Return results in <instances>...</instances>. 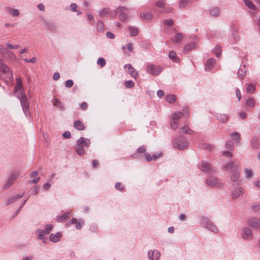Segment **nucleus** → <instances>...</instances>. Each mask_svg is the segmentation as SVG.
<instances>
[{
    "instance_id": "24",
    "label": "nucleus",
    "mask_w": 260,
    "mask_h": 260,
    "mask_svg": "<svg viewBox=\"0 0 260 260\" xmlns=\"http://www.w3.org/2000/svg\"><path fill=\"white\" fill-rule=\"evenodd\" d=\"M22 196L23 195H17L14 197H13L6 201V204L7 205H10L11 204L15 202L17 200L22 198Z\"/></svg>"
},
{
    "instance_id": "59",
    "label": "nucleus",
    "mask_w": 260,
    "mask_h": 260,
    "mask_svg": "<svg viewBox=\"0 0 260 260\" xmlns=\"http://www.w3.org/2000/svg\"><path fill=\"white\" fill-rule=\"evenodd\" d=\"M164 24L166 25H172L173 24V21L172 19H167L164 21Z\"/></svg>"
},
{
    "instance_id": "37",
    "label": "nucleus",
    "mask_w": 260,
    "mask_h": 260,
    "mask_svg": "<svg viewBox=\"0 0 260 260\" xmlns=\"http://www.w3.org/2000/svg\"><path fill=\"white\" fill-rule=\"evenodd\" d=\"M246 105L250 107H254L255 106V100L253 98H249L246 101Z\"/></svg>"
},
{
    "instance_id": "17",
    "label": "nucleus",
    "mask_w": 260,
    "mask_h": 260,
    "mask_svg": "<svg viewBox=\"0 0 260 260\" xmlns=\"http://www.w3.org/2000/svg\"><path fill=\"white\" fill-rule=\"evenodd\" d=\"M215 63V60L214 58H211L209 59L206 62V66H205V70L206 71L211 70L212 69V68L213 67V66H214Z\"/></svg>"
},
{
    "instance_id": "4",
    "label": "nucleus",
    "mask_w": 260,
    "mask_h": 260,
    "mask_svg": "<svg viewBox=\"0 0 260 260\" xmlns=\"http://www.w3.org/2000/svg\"><path fill=\"white\" fill-rule=\"evenodd\" d=\"M147 72L152 75H157L161 71V68L153 64H148L147 68Z\"/></svg>"
},
{
    "instance_id": "12",
    "label": "nucleus",
    "mask_w": 260,
    "mask_h": 260,
    "mask_svg": "<svg viewBox=\"0 0 260 260\" xmlns=\"http://www.w3.org/2000/svg\"><path fill=\"white\" fill-rule=\"evenodd\" d=\"M15 92L16 93L19 92V94L21 95L23 94L22 80L20 78H17L16 79V85L15 88Z\"/></svg>"
},
{
    "instance_id": "41",
    "label": "nucleus",
    "mask_w": 260,
    "mask_h": 260,
    "mask_svg": "<svg viewBox=\"0 0 260 260\" xmlns=\"http://www.w3.org/2000/svg\"><path fill=\"white\" fill-rule=\"evenodd\" d=\"M246 6L251 10H255V7L252 1H245Z\"/></svg>"
},
{
    "instance_id": "46",
    "label": "nucleus",
    "mask_w": 260,
    "mask_h": 260,
    "mask_svg": "<svg viewBox=\"0 0 260 260\" xmlns=\"http://www.w3.org/2000/svg\"><path fill=\"white\" fill-rule=\"evenodd\" d=\"M245 173L246 175V177L247 178H251L252 176V171L251 170L245 169Z\"/></svg>"
},
{
    "instance_id": "22",
    "label": "nucleus",
    "mask_w": 260,
    "mask_h": 260,
    "mask_svg": "<svg viewBox=\"0 0 260 260\" xmlns=\"http://www.w3.org/2000/svg\"><path fill=\"white\" fill-rule=\"evenodd\" d=\"M74 126L76 129L79 131H83L85 129V126L83 122L79 120L75 121L74 123Z\"/></svg>"
},
{
    "instance_id": "48",
    "label": "nucleus",
    "mask_w": 260,
    "mask_h": 260,
    "mask_svg": "<svg viewBox=\"0 0 260 260\" xmlns=\"http://www.w3.org/2000/svg\"><path fill=\"white\" fill-rule=\"evenodd\" d=\"M74 82L72 80H68L65 82V86L67 87H71L73 86Z\"/></svg>"
},
{
    "instance_id": "45",
    "label": "nucleus",
    "mask_w": 260,
    "mask_h": 260,
    "mask_svg": "<svg viewBox=\"0 0 260 260\" xmlns=\"http://www.w3.org/2000/svg\"><path fill=\"white\" fill-rule=\"evenodd\" d=\"M195 47V45L194 44H190L186 45L184 47V49L186 51H189Z\"/></svg>"
},
{
    "instance_id": "16",
    "label": "nucleus",
    "mask_w": 260,
    "mask_h": 260,
    "mask_svg": "<svg viewBox=\"0 0 260 260\" xmlns=\"http://www.w3.org/2000/svg\"><path fill=\"white\" fill-rule=\"evenodd\" d=\"M161 155H162V154L161 153H157V154H153L152 156H151L148 153H145V157L148 161H150L151 160H156L157 158L161 157Z\"/></svg>"
},
{
    "instance_id": "3",
    "label": "nucleus",
    "mask_w": 260,
    "mask_h": 260,
    "mask_svg": "<svg viewBox=\"0 0 260 260\" xmlns=\"http://www.w3.org/2000/svg\"><path fill=\"white\" fill-rule=\"evenodd\" d=\"M188 145V142L183 138L176 139L174 141L173 146L179 149H184Z\"/></svg>"
},
{
    "instance_id": "44",
    "label": "nucleus",
    "mask_w": 260,
    "mask_h": 260,
    "mask_svg": "<svg viewBox=\"0 0 260 260\" xmlns=\"http://www.w3.org/2000/svg\"><path fill=\"white\" fill-rule=\"evenodd\" d=\"M97 29L99 30H102L104 28V23L102 21H98L96 24Z\"/></svg>"
},
{
    "instance_id": "60",
    "label": "nucleus",
    "mask_w": 260,
    "mask_h": 260,
    "mask_svg": "<svg viewBox=\"0 0 260 260\" xmlns=\"http://www.w3.org/2000/svg\"><path fill=\"white\" fill-rule=\"evenodd\" d=\"M106 36L110 39H114L115 37L114 35L112 32L110 31H107L106 32Z\"/></svg>"
},
{
    "instance_id": "64",
    "label": "nucleus",
    "mask_w": 260,
    "mask_h": 260,
    "mask_svg": "<svg viewBox=\"0 0 260 260\" xmlns=\"http://www.w3.org/2000/svg\"><path fill=\"white\" fill-rule=\"evenodd\" d=\"M236 93L237 96L238 98V100L239 101L241 99V94L240 90L239 89H237L236 90Z\"/></svg>"
},
{
    "instance_id": "51",
    "label": "nucleus",
    "mask_w": 260,
    "mask_h": 260,
    "mask_svg": "<svg viewBox=\"0 0 260 260\" xmlns=\"http://www.w3.org/2000/svg\"><path fill=\"white\" fill-rule=\"evenodd\" d=\"M188 5L187 1H180L179 4V7L180 8H184Z\"/></svg>"
},
{
    "instance_id": "43",
    "label": "nucleus",
    "mask_w": 260,
    "mask_h": 260,
    "mask_svg": "<svg viewBox=\"0 0 260 260\" xmlns=\"http://www.w3.org/2000/svg\"><path fill=\"white\" fill-rule=\"evenodd\" d=\"M46 234L45 230H38L37 231V234L40 239L43 240V236Z\"/></svg>"
},
{
    "instance_id": "19",
    "label": "nucleus",
    "mask_w": 260,
    "mask_h": 260,
    "mask_svg": "<svg viewBox=\"0 0 260 260\" xmlns=\"http://www.w3.org/2000/svg\"><path fill=\"white\" fill-rule=\"evenodd\" d=\"M78 144L80 145H82L83 147H88L90 144V142L89 139H85L84 138L81 137L77 141Z\"/></svg>"
},
{
    "instance_id": "32",
    "label": "nucleus",
    "mask_w": 260,
    "mask_h": 260,
    "mask_svg": "<svg viewBox=\"0 0 260 260\" xmlns=\"http://www.w3.org/2000/svg\"><path fill=\"white\" fill-rule=\"evenodd\" d=\"M207 228L214 233H217L218 231L217 227L211 222L207 223Z\"/></svg>"
},
{
    "instance_id": "8",
    "label": "nucleus",
    "mask_w": 260,
    "mask_h": 260,
    "mask_svg": "<svg viewBox=\"0 0 260 260\" xmlns=\"http://www.w3.org/2000/svg\"><path fill=\"white\" fill-rule=\"evenodd\" d=\"M20 102L23 111L25 112L28 109L29 103L25 94H21V96L20 98Z\"/></svg>"
},
{
    "instance_id": "15",
    "label": "nucleus",
    "mask_w": 260,
    "mask_h": 260,
    "mask_svg": "<svg viewBox=\"0 0 260 260\" xmlns=\"http://www.w3.org/2000/svg\"><path fill=\"white\" fill-rule=\"evenodd\" d=\"M156 5L160 8H165L163 11L167 13L171 12L172 10V8L171 7H166V4L163 2V1H157Z\"/></svg>"
},
{
    "instance_id": "52",
    "label": "nucleus",
    "mask_w": 260,
    "mask_h": 260,
    "mask_svg": "<svg viewBox=\"0 0 260 260\" xmlns=\"http://www.w3.org/2000/svg\"><path fill=\"white\" fill-rule=\"evenodd\" d=\"M252 209L255 211H258L260 210V204H255L251 206Z\"/></svg>"
},
{
    "instance_id": "47",
    "label": "nucleus",
    "mask_w": 260,
    "mask_h": 260,
    "mask_svg": "<svg viewBox=\"0 0 260 260\" xmlns=\"http://www.w3.org/2000/svg\"><path fill=\"white\" fill-rule=\"evenodd\" d=\"M115 188L121 191H123L124 189V187L121 186V184L120 182H117L116 183Z\"/></svg>"
},
{
    "instance_id": "29",
    "label": "nucleus",
    "mask_w": 260,
    "mask_h": 260,
    "mask_svg": "<svg viewBox=\"0 0 260 260\" xmlns=\"http://www.w3.org/2000/svg\"><path fill=\"white\" fill-rule=\"evenodd\" d=\"M8 12L13 16H18L19 15V12L18 10L9 8L7 9Z\"/></svg>"
},
{
    "instance_id": "27",
    "label": "nucleus",
    "mask_w": 260,
    "mask_h": 260,
    "mask_svg": "<svg viewBox=\"0 0 260 260\" xmlns=\"http://www.w3.org/2000/svg\"><path fill=\"white\" fill-rule=\"evenodd\" d=\"M71 222L76 224V227L78 230L81 229L84 223L83 221H78L76 218L72 219Z\"/></svg>"
},
{
    "instance_id": "54",
    "label": "nucleus",
    "mask_w": 260,
    "mask_h": 260,
    "mask_svg": "<svg viewBox=\"0 0 260 260\" xmlns=\"http://www.w3.org/2000/svg\"><path fill=\"white\" fill-rule=\"evenodd\" d=\"M6 47L9 48V49H17L19 48V46L18 45H12V44H6Z\"/></svg>"
},
{
    "instance_id": "34",
    "label": "nucleus",
    "mask_w": 260,
    "mask_h": 260,
    "mask_svg": "<svg viewBox=\"0 0 260 260\" xmlns=\"http://www.w3.org/2000/svg\"><path fill=\"white\" fill-rule=\"evenodd\" d=\"M169 57L171 59H172L173 61L177 62L179 61V60L177 57L176 53L172 51L169 53Z\"/></svg>"
},
{
    "instance_id": "5",
    "label": "nucleus",
    "mask_w": 260,
    "mask_h": 260,
    "mask_svg": "<svg viewBox=\"0 0 260 260\" xmlns=\"http://www.w3.org/2000/svg\"><path fill=\"white\" fill-rule=\"evenodd\" d=\"M248 225L254 229H260V218H251L248 221Z\"/></svg>"
},
{
    "instance_id": "50",
    "label": "nucleus",
    "mask_w": 260,
    "mask_h": 260,
    "mask_svg": "<svg viewBox=\"0 0 260 260\" xmlns=\"http://www.w3.org/2000/svg\"><path fill=\"white\" fill-rule=\"evenodd\" d=\"M7 54L10 58L11 59V60H15L16 59V56L15 55V54L11 51L7 52Z\"/></svg>"
},
{
    "instance_id": "20",
    "label": "nucleus",
    "mask_w": 260,
    "mask_h": 260,
    "mask_svg": "<svg viewBox=\"0 0 260 260\" xmlns=\"http://www.w3.org/2000/svg\"><path fill=\"white\" fill-rule=\"evenodd\" d=\"M201 170L202 171L210 172L211 171V167L208 162L203 161L201 165Z\"/></svg>"
},
{
    "instance_id": "28",
    "label": "nucleus",
    "mask_w": 260,
    "mask_h": 260,
    "mask_svg": "<svg viewBox=\"0 0 260 260\" xmlns=\"http://www.w3.org/2000/svg\"><path fill=\"white\" fill-rule=\"evenodd\" d=\"M128 29L130 31L131 36H136L138 34V29L135 26H129Z\"/></svg>"
},
{
    "instance_id": "56",
    "label": "nucleus",
    "mask_w": 260,
    "mask_h": 260,
    "mask_svg": "<svg viewBox=\"0 0 260 260\" xmlns=\"http://www.w3.org/2000/svg\"><path fill=\"white\" fill-rule=\"evenodd\" d=\"M215 49L217 51V52L215 53V55L217 57H220L221 55L220 47L219 46H216Z\"/></svg>"
},
{
    "instance_id": "35",
    "label": "nucleus",
    "mask_w": 260,
    "mask_h": 260,
    "mask_svg": "<svg viewBox=\"0 0 260 260\" xmlns=\"http://www.w3.org/2000/svg\"><path fill=\"white\" fill-rule=\"evenodd\" d=\"M182 131L181 132L185 133L189 135H192L193 134V131L190 129L188 126L185 125L181 128Z\"/></svg>"
},
{
    "instance_id": "38",
    "label": "nucleus",
    "mask_w": 260,
    "mask_h": 260,
    "mask_svg": "<svg viewBox=\"0 0 260 260\" xmlns=\"http://www.w3.org/2000/svg\"><path fill=\"white\" fill-rule=\"evenodd\" d=\"M217 118L218 119L222 122L226 121L228 119V117L224 114H219L217 115Z\"/></svg>"
},
{
    "instance_id": "40",
    "label": "nucleus",
    "mask_w": 260,
    "mask_h": 260,
    "mask_svg": "<svg viewBox=\"0 0 260 260\" xmlns=\"http://www.w3.org/2000/svg\"><path fill=\"white\" fill-rule=\"evenodd\" d=\"M97 63L101 67H103L105 66V64L106 63V61L104 58L101 57V58H100L98 59V60L97 61Z\"/></svg>"
},
{
    "instance_id": "57",
    "label": "nucleus",
    "mask_w": 260,
    "mask_h": 260,
    "mask_svg": "<svg viewBox=\"0 0 260 260\" xmlns=\"http://www.w3.org/2000/svg\"><path fill=\"white\" fill-rule=\"evenodd\" d=\"M80 107L82 110H85L88 108V104L86 102H83L81 104Z\"/></svg>"
},
{
    "instance_id": "61",
    "label": "nucleus",
    "mask_w": 260,
    "mask_h": 260,
    "mask_svg": "<svg viewBox=\"0 0 260 260\" xmlns=\"http://www.w3.org/2000/svg\"><path fill=\"white\" fill-rule=\"evenodd\" d=\"M24 60L26 62L35 63L36 62V59L35 57H33L30 59L25 58Z\"/></svg>"
},
{
    "instance_id": "31",
    "label": "nucleus",
    "mask_w": 260,
    "mask_h": 260,
    "mask_svg": "<svg viewBox=\"0 0 260 260\" xmlns=\"http://www.w3.org/2000/svg\"><path fill=\"white\" fill-rule=\"evenodd\" d=\"M246 91L249 93H253L255 90V87L252 84H247Z\"/></svg>"
},
{
    "instance_id": "36",
    "label": "nucleus",
    "mask_w": 260,
    "mask_h": 260,
    "mask_svg": "<svg viewBox=\"0 0 260 260\" xmlns=\"http://www.w3.org/2000/svg\"><path fill=\"white\" fill-rule=\"evenodd\" d=\"M166 100L170 103H173L176 100V97L174 94H169L166 96Z\"/></svg>"
},
{
    "instance_id": "25",
    "label": "nucleus",
    "mask_w": 260,
    "mask_h": 260,
    "mask_svg": "<svg viewBox=\"0 0 260 260\" xmlns=\"http://www.w3.org/2000/svg\"><path fill=\"white\" fill-rule=\"evenodd\" d=\"M76 151L78 154L83 155L84 154V149L82 145H80L77 143L76 147Z\"/></svg>"
},
{
    "instance_id": "55",
    "label": "nucleus",
    "mask_w": 260,
    "mask_h": 260,
    "mask_svg": "<svg viewBox=\"0 0 260 260\" xmlns=\"http://www.w3.org/2000/svg\"><path fill=\"white\" fill-rule=\"evenodd\" d=\"M53 228V225L51 224L46 225V229H45V232H46V234H49L51 231L52 230Z\"/></svg>"
},
{
    "instance_id": "18",
    "label": "nucleus",
    "mask_w": 260,
    "mask_h": 260,
    "mask_svg": "<svg viewBox=\"0 0 260 260\" xmlns=\"http://www.w3.org/2000/svg\"><path fill=\"white\" fill-rule=\"evenodd\" d=\"M224 170H231L232 172L236 171L237 169V166L234 165L233 161H231L227 163L223 167Z\"/></svg>"
},
{
    "instance_id": "1",
    "label": "nucleus",
    "mask_w": 260,
    "mask_h": 260,
    "mask_svg": "<svg viewBox=\"0 0 260 260\" xmlns=\"http://www.w3.org/2000/svg\"><path fill=\"white\" fill-rule=\"evenodd\" d=\"M184 114L181 112H176L172 115L170 125L173 129H176L179 125L178 120L183 117Z\"/></svg>"
},
{
    "instance_id": "14",
    "label": "nucleus",
    "mask_w": 260,
    "mask_h": 260,
    "mask_svg": "<svg viewBox=\"0 0 260 260\" xmlns=\"http://www.w3.org/2000/svg\"><path fill=\"white\" fill-rule=\"evenodd\" d=\"M241 237L244 239H248L252 237V231L248 228H244L241 234Z\"/></svg>"
},
{
    "instance_id": "53",
    "label": "nucleus",
    "mask_w": 260,
    "mask_h": 260,
    "mask_svg": "<svg viewBox=\"0 0 260 260\" xmlns=\"http://www.w3.org/2000/svg\"><path fill=\"white\" fill-rule=\"evenodd\" d=\"M231 137L234 140H238L240 138V135L238 133H233L231 134Z\"/></svg>"
},
{
    "instance_id": "58",
    "label": "nucleus",
    "mask_w": 260,
    "mask_h": 260,
    "mask_svg": "<svg viewBox=\"0 0 260 260\" xmlns=\"http://www.w3.org/2000/svg\"><path fill=\"white\" fill-rule=\"evenodd\" d=\"M141 17H143L144 19L148 20L151 18V15L149 13H146L143 15L141 14Z\"/></svg>"
},
{
    "instance_id": "39",
    "label": "nucleus",
    "mask_w": 260,
    "mask_h": 260,
    "mask_svg": "<svg viewBox=\"0 0 260 260\" xmlns=\"http://www.w3.org/2000/svg\"><path fill=\"white\" fill-rule=\"evenodd\" d=\"M219 14V10L217 8H213L210 11V14L213 16H217Z\"/></svg>"
},
{
    "instance_id": "6",
    "label": "nucleus",
    "mask_w": 260,
    "mask_h": 260,
    "mask_svg": "<svg viewBox=\"0 0 260 260\" xmlns=\"http://www.w3.org/2000/svg\"><path fill=\"white\" fill-rule=\"evenodd\" d=\"M207 183L208 185L213 186H217L219 187H221L223 186V185L221 183L218 182L217 179L214 176H210L207 179Z\"/></svg>"
},
{
    "instance_id": "49",
    "label": "nucleus",
    "mask_w": 260,
    "mask_h": 260,
    "mask_svg": "<svg viewBox=\"0 0 260 260\" xmlns=\"http://www.w3.org/2000/svg\"><path fill=\"white\" fill-rule=\"evenodd\" d=\"M234 143L232 141H227L225 143V147L228 149H230L233 147Z\"/></svg>"
},
{
    "instance_id": "2",
    "label": "nucleus",
    "mask_w": 260,
    "mask_h": 260,
    "mask_svg": "<svg viewBox=\"0 0 260 260\" xmlns=\"http://www.w3.org/2000/svg\"><path fill=\"white\" fill-rule=\"evenodd\" d=\"M19 176V173L18 172H14L12 173L8 177L6 182L4 185V188L7 189L10 187L15 182V181L18 179Z\"/></svg>"
},
{
    "instance_id": "13",
    "label": "nucleus",
    "mask_w": 260,
    "mask_h": 260,
    "mask_svg": "<svg viewBox=\"0 0 260 260\" xmlns=\"http://www.w3.org/2000/svg\"><path fill=\"white\" fill-rule=\"evenodd\" d=\"M0 70L4 73L8 74L10 79L13 78L12 74L10 72L9 67L6 64L2 63L1 61H0Z\"/></svg>"
},
{
    "instance_id": "7",
    "label": "nucleus",
    "mask_w": 260,
    "mask_h": 260,
    "mask_svg": "<svg viewBox=\"0 0 260 260\" xmlns=\"http://www.w3.org/2000/svg\"><path fill=\"white\" fill-rule=\"evenodd\" d=\"M124 68L127 70L128 73L135 79H136L139 77L138 72L131 64L125 65Z\"/></svg>"
},
{
    "instance_id": "62",
    "label": "nucleus",
    "mask_w": 260,
    "mask_h": 260,
    "mask_svg": "<svg viewBox=\"0 0 260 260\" xmlns=\"http://www.w3.org/2000/svg\"><path fill=\"white\" fill-rule=\"evenodd\" d=\"M165 94V93L163 90H158L157 91V95L158 97L161 98L162 96H164Z\"/></svg>"
},
{
    "instance_id": "23",
    "label": "nucleus",
    "mask_w": 260,
    "mask_h": 260,
    "mask_svg": "<svg viewBox=\"0 0 260 260\" xmlns=\"http://www.w3.org/2000/svg\"><path fill=\"white\" fill-rule=\"evenodd\" d=\"M183 38L182 34L178 33L175 36L174 38L171 39V41L174 43H179L182 40Z\"/></svg>"
},
{
    "instance_id": "63",
    "label": "nucleus",
    "mask_w": 260,
    "mask_h": 260,
    "mask_svg": "<svg viewBox=\"0 0 260 260\" xmlns=\"http://www.w3.org/2000/svg\"><path fill=\"white\" fill-rule=\"evenodd\" d=\"M63 137L65 138H70L71 137V133L69 131H67L63 134Z\"/></svg>"
},
{
    "instance_id": "33",
    "label": "nucleus",
    "mask_w": 260,
    "mask_h": 260,
    "mask_svg": "<svg viewBox=\"0 0 260 260\" xmlns=\"http://www.w3.org/2000/svg\"><path fill=\"white\" fill-rule=\"evenodd\" d=\"M70 214H71L70 212H68V213H66L59 216L57 219V221L61 222V221L67 219L70 216Z\"/></svg>"
},
{
    "instance_id": "42",
    "label": "nucleus",
    "mask_w": 260,
    "mask_h": 260,
    "mask_svg": "<svg viewBox=\"0 0 260 260\" xmlns=\"http://www.w3.org/2000/svg\"><path fill=\"white\" fill-rule=\"evenodd\" d=\"M124 85L126 88H132L135 86V83L133 81L128 80L124 82Z\"/></svg>"
},
{
    "instance_id": "10",
    "label": "nucleus",
    "mask_w": 260,
    "mask_h": 260,
    "mask_svg": "<svg viewBox=\"0 0 260 260\" xmlns=\"http://www.w3.org/2000/svg\"><path fill=\"white\" fill-rule=\"evenodd\" d=\"M244 193V190L242 188L238 187L236 188L232 193L233 199H236Z\"/></svg>"
},
{
    "instance_id": "30",
    "label": "nucleus",
    "mask_w": 260,
    "mask_h": 260,
    "mask_svg": "<svg viewBox=\"0 0 260 260\" xmlns=\"http://www.w3.org/2000/svg\"><path fill=\"white\" fill-rule=\"evenodd\" d=\"M53 104L54 106L58 107L60 109H63V106L61 101L56 98L53 99Z\"/></svg>"
},
{
    "instance_id": "26",
    "label": "nucleus",
    "mask_w": 260,
    "mask_h": 260,
    "mask_svg": "<svg viewBox=\"0 0 260 260\" xmlns=\"http://www.w3.org/2000/svg\"><path fill=\"white\" fill-rule=\"evenodd\" d=\"M233 173L231 176V180L234 182H236L237 184L238 183L239 174L236 172V171H233Z\"/></svg>"
},
{
    "instance_id": "21",
    "label": "nucleus",
    "mask_w": 260,
    "mask_h": 260,
    "mask_svg": "<svg viewBox=\"0 0 260 260\" xmlns=\"http://www.w3.org/2000/svg\"><path fill=\"white\" fill-rule=\"evenodd\" d=\"M62 235L60 233H57L55 234H52L50 236V240L53 242H57L60 241Z\"/></svg>"
},
{
    "instance_id": "11",
    "label": "nucleus",
    "mask_w": 260,
    "mask_h": 260,
    "mask_svg": "<svg viewBox=\"0 0 260 260\" xmlns=\"http://www.w3.org/2000/svg\"><path fill=\"white\" fill-rule=\"evenodd\" d=\"M148 255L151 260H157L160 256V253L157 250H150Z\"/></svg>"
},
{
    "instance_id": "9",
    "label": "nucleus",
    "mask_w": 260,
    "mask_h": 260,
    "mask_svg": "<svg viewBox=\"0 0 260 260\" xmlns=\"http://www.w3.org/2000/svg\"><path fill=\"white\" fill-rule=\"evenodd\" d=\"M127 10L124 7H119L118 9V11L120 13L119 19L120 20L124 21L127 19Z\"/></svg>"
}]
</instances>
